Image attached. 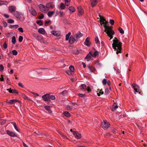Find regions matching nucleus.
Wrapping results in <instances>:
<instances>
[{
	"mask_svg": "<svg viewBox=\"0 0 147 147\" xmlns=\"http://www.w3.org/2000/svg\"><path fill=\"white\" fill-rule=\"evenodd\" d=\"M38 32L41 34H45V29L42 28H40L39 29Z\"/></svg>",
	"mask_w": 147,
	"mask_h": 147,
	"instance_id": "nucleus-21",
	"label": "nucleus"
},
{
	"mask_svg": "<svg viewBox=\"0 0 147 147\" xmlns=\"http://www.w3.org/2000/svg\"><path fill=\"white\" fill-rule=\"evenodd\" d=\"M86 90H87L88 92H91L92 91L91 89L89 87H87Z\"/></svg>",
	"mask_w": 147,
	"mask_h": 147,
	"instance_id": "nucleus-56",
	"label": "nucleus"
},
{
	"mask_svg": "<svg viewBox=\"0 0 147 147\" xmlns=\"http://www.w3.org/2000/svg\"><path fill=\"white\" fill-rule=\"evenodd\" d=\"M4 69V67L3 65L2 64H1L0 65V70L1 71H3Z\"/></svg>",
	"mask_w": 147,
	"mask_h": 147,
	"instance_id": "nucleus-50",
	"label": "nucleus"
},
{
	"mask_svg": "<svg viewBox=\"0 0 147 147\" xmlns=\"http://www.w3.org/2000/svg\"><path fill=\"white\" fill-rule=\"evenodd\" d=\"M51 33L54 35L56 36H59V34L57 33V32L55 30L52 31Z\"/></svg>",
	"mask_w": 147,
	"mask_h": 147,
	"instance_id": "nucleus-23",
	"label": "nucleus"
},
{
	"mask_svg": "<svg viewBox=\"0 0 147 147\" xmlns=\"http://www.w3.org/2000/svg\"><path fill=\"white\" fill-rule=\"evenodd\" d=\"M69 69L71 72H72L74 71V69L73 66L72 65L70 66L69 67Z\"/></svg>",
	"mask_w": 147,
	"mask_h": 147,
	"instance_id": "nucleus-37",
	"label": "nucleus"
},
{
	"mask_svg": "<svg viewBox=\"0 0 147 147\" xmlns=\"http://www.w3.org/2000/svg\"><path fill=\"white\" fill-rule=\"evenodd\" d=\"M31 93L34 96H39V95L38 94L36 93H34V92H31Z\"/></svg>",
	"mask_w": 147,
	"mask_h": 147,
	"instance_id": "nucleus-59",
	"label": "nucleus"
},
{
	"mask_svg": "<svg viewBox=\"0 0 147 147\" xmlns=\"http://www.w3.org/2000/svg\"><path fill=\"white\" fill-rule=\"evenodd\" d=\"M78 40L77 39H76L72 35L70 36L69 40V42L70 44H73L74 43L75 41L77 42Z\"/></svg>",
	"mask_w": 147,
	"mask_h": 147,
	"instance_id": "nucleus-7",
	"label": "nucleus"
},
{
	"mask_svg": "<svg viewBox=\"0 0 147 147\" xmlns=\"http://www.w3.org/2000/svg\"><path fill=\"white\" fill-rule=\"evenodd\" d=\"M4 16L7 18H8L9 17V15L6 14H4Z\"/></svg>",
	"mask_w": 147,
	"mask_h": 147,
	"instance_id": "nucleus-64",
	"label": "nucleus"
},
{
	"mask_svg": "<svg viewBox=\"0 0 147 147\" xmlns=\"http://www.w3.org/2000/svg\"><path fill=\"white\" fill-rule=\"evenodd\" d=\"M23 37L21 36H20L19 37L18 41L20 42H21L23 40Z\"/></svg>",
	"mask_w": 147,
	"mask_h": 147,
	"instance_id": "nucleus-41",
	"label": "nucleus"
},
{
	"mask_svg": "<svg viewBox=\"0 0 147 147\" xmlns=\"http://www.w3.org/2000/svg\"><path fill=\"white\" fill-rule=\"evenodd\" d=\"M16 7L13 6H10L8 8L9 11L11 13H14L16 11Z\"/></svg>",
	"mask_w": 147,
	"mask_h": 147,
	"instance_id": "nucleus-12",
	"label": "nucleus"
},
{
	"mask_svg": "<svg viewBox=\"0 0 147 147\" xmlns=\"http://www.w3.org/2000/svg\"><path fill=\"white\" fill-rule=\"evenodd\" d=\"M17 19L20 21H23L24 20V16L23 14L20 13Z\"/></svg>",
	"mask_w": 147,
	"mask_h": 147,
	"instance_id": "nucleus-20",
	"label": "nucleus"
},
{
	"mask_svg": "<svg viewBox=\"0 0 147 147\" xmlns=\"http://www.w3.org/2000/svg\"><path fill=\"white\" fill-rule=\"evenodd\" d=\"M63 114L67 117H69L71 116L70 113L67 111H64L63 113Z\"/></svg>",
	"mask_w": 147,
	"mask_h": 147,
	"instance_id": "nucleus-22",
	"label": "nucleus"
},
{
	"mask_svg": "<svg viewBox=\"0 0 147 147\" xmlns=\"http://www.w3.org/2000/svg\"><path fill=\"white\" fill-rule=\"evenodd\" d=\"M91 57L90 55H89V54H88L86 57H85V59H88V60H87V61H89Z\"/></svg>",
	"mask_w": 147,
	"mask_h": 147,
	"instance_id": "nucleus-40",
	"label": "nucleus"
},
{
	"mask_svg": "<svg viewBox=\"0 0 147 147\" xmlns=\"http://www.w3.org/2000/svg\"><path fill=\"white\" fill-rule=\"evenodd\" d=\"M104 27L105 28V32H106L107 35L110 38L109 40L113 38V35L115 34V32L112 30L111 27L104 25Z\"/></svg>",
	"mask_w": 147,
	"mask_h": 147,
	"instance_id": "nucleus-2",
	"label": "nucleus"
},
{
	"mask_svg": "<svg viewBox=\"0 0 147 147\" xmlns=\"http://www.w3.org/2000/svg\"><path fill=\"white\" fill-rule=\"evenodd\" d=\"M100 23L101 25H102V24L106 25L108 23L103 17L100 18Z\"/></svg>",
	"mask_w": 147,
	"mask_h": 147,
	"instance_id": "nucleus-9",
	"label": "nucleus"
},
{
	"mask_svg": "<svg viewBox=\"0 0 147 147\" xmlns=\"http://www.w3.org/2000/svg\"><path fill=\"white\" fill-rule=\"evenodd\" d=\"M7 22L8 23H13L14 22V20L12 19H9L7 20Z\"/></svg>",
	"mask_w": 147,
	"mask_h": 147,
	"instance_id": "nucleus-42",
	"label": "nucleus"
},
{
	"mask_svg": "<svg viewBox=\"0 0 147 147\" xmlns=\"http://www.w3.org/2000/svg\"><path fill=\"white\" fill-rule=\"evenodd\" d=\"M67 91L66 90H65L63 91L61 94L63 96H66L67 95Z\"/></svg>",
	"mask_w": 147,
	"mask_h": 147,
	"instance_id": "nucleus-35",
	"label": "nucleus"
},
{
	"mask_svg": "<svg viewBox=\"0 0 147 147\" xmlns=\"http://www.w3.org/2000/svg\"><path fill=\"white\" fill-rule=\"evenodd\" d=\"M81 88L83 89L84 90H86L87 86L85 84H82L81 85Z\"/></svg>",
	"mask_w": 147,
	"mask_h": 147,
	"instance_id": "nucleus-31",
	"label": "nucleus"
},
{
	"mask_svg": "<svg viewBox=\"0 0 147 147\" xmlns=\"http://www.w3.org/2000/svg\"><path fill=\"white\" fill-rule=\"evenodd\" d=\"M118 30L120 33L122 34H123L124 33V31L121 28L119 27Z\"/></svg>",
	"mask_w": 147,
	"mask_h": 147,
	"instance_id": "nucleus-43",
	"label": "nucleus"
},
{
	"mask_svg": "<svg viewBox=\"0 0 147 147\" xmlns=\"http://www.w3.org/2000/svg\"><path fill=\"white\" fill-rule=\"evenodd\" d=\"M46 6L47 10H48V11L49 10L50 8L53 9L55 6L54 5L51 3H47L46 5Z\"/></svg>",
	"mask_w": 147,
	"mask_h": 147,
	"instance_id": "nucleus-10",
	"label": "nucleus"
},
{
	"mask_svg": "<svg viewBox=\"0 0 147 147\" xmlns=\"http://www.w3.org/2000/svg\"><path fill=\"white\" fill-rule=\"evenodd\" d=\"M90 3L92 7H95L98 3V0H90Z\"/></svg>",
	"mask_w": 147,
	"mask_h": 147,
	"instance_id": "nucleus-15",
	"label": "nucleus"
},
{
	"mask_svg": "<svg viewBox=\"0 0 147 147\" xmlns=\"http://www.w3.org/2000/svg\"><path fill=\"white\" fill-rule=\"evenodd\" d=\"M36 40L40 42H42L43 41L42 36H39Z\"/></svg>",
	"mask_w": 147,
	"mask_h": 147,
	"instance_id": "nucleus-32",
	"label": "nucleus"
},
{
	"mask_svg": "<svg viewBox=\"0 0 147 147\" xmlns=\"http://www.w3.org/2000/svg\"><path fill=\"white\" fill-rule=\"evenodd\" d=\"M12 53L13 54L15 55H16L18 54L17 51L15 50H12Z\"/></svg>",
	"mask_w": 147,
	"mask_h": 147,
	"instance_id": "nucleus-44",
	"label": "nucleus"
},
{
	"mask_svg": "<svg viewBox=\"0 0 147 147\" xmlns=\"http://www.w3.org/2000/svg\"><path fill=\"white\" fill-rule=\"evenodd\" d=\"M78 15H81L84 13V11L81 6L78 7Z\"/></svg>",
	"mask_w": 147,
	"mask_h": 147,
	"instance_id": "nucleus-17",
	"label": "nucleus"
},
{
	"mask_svg": "<svg viewBox=\"0 0 147 147\" xmlns=\"http://www.w3.org/2000/svg\"><path fill=\"white\" fill-rule=\"evenodd\" d=\"M110 126V124L106 120H104L102 123V127L104 130L107 129Z\"/></svg>",
	"mask_w": 147,
	"mask_h": 147,
	"instance_id": "nucleus-4",
	"label": "nucleus"
},
{
	"mask_svg": "<svg viewBox=\"0 0 147 147\" xmlns=\"http://www.w3.org/2000/svg\"><path fill=\"white\" fill-rule=\"evenodd\" d=\"M3 47L4 49H6V48H7V44L6 43V42H4V43L3 44Z\"/></svg>",
	"mask_w": 147,
	"mask_h": 147,
	"instance_id": "nucleus-48",
	"label": "nucleus"
},
{
	"mask_svg": "<svg viewBox=\"0 0 147 147\" xmlns=\"http://www.w3.org/2000/svg\"><path fill=\"white\" fill-rule=\"evenodd\" d=\"M83 36V34L81 33L80 32H78L77 34H76L74 37L76 38V39H78Z\"/></svg>",
	"mask_w": 147,
	"mask_h": 147,
	"instance_id": "nucleus-18",
	"label": "nucleus"
},
{
	"mask_svg": "<svg viewBox=\"0 0 147 147\" xmlns=\"http://www.w3.org/2000/svg\"><path fill=\"white\" fill-rule=\"evenodd\" d=\"M38 7L40 11L42 12L46 13L48 11V10H47L46 8V5H44L42 4H40L38 5Z\"/></svg>",
	"mask_w": 147,
	"mask_h": 147,
	"instance_id": "nucleus-5",
	"label": "nucleus"
},
{
	"mask_svg": "<svg viewBox=\"0 0 147 147\" xmlns=\"http://www.w3.org/2000/svg\"><path fill=\"white\" fill-rule=\"evenodd\" d=\"M71 34V33L70 32H69L66 35L65 38V40H69Z\"/></svg>",
	"mask_w": 147,
	"mask_h": 147,
	"instance_id": "nucleus-33",
	"label": "nucleus"
},
{
	"mask_svg": "<svg viewBox=\"0 0 147 147\" xmlns=\"http://www.w3.org/2000/svg\"><path fill=\"white\" fill-rule=\"evenodd\" d=\"M66 108L67 110H69L72 109V107L70 106L67 105L66 107Z\"/></svg>",
	"mask_w": 147,
	"mask_h": 147,
	"instance_id": "nucleus-49",
	"label": "nucleus"
},
{
	"mask_svg": "<svg viewBox=\"0 0 147 147\" xmlns=\"http://www.w3.org/2000/svg\"><path fill=\"white\" fill-rule=\"evenodd\" d=\"M95 42L96 44L100 45V42L97 36H96L95 38Z\"/></svg>",
	"mask_w": 147,
	"mask_h": 147,
	"instance_id": "nucleus-29",
	"label": "nucleus"
},
{
	"mask_svg": "<svg viewBox=\"0 0 147 147\" xmlns=\"http://www.w3.org/2000/svg\"><path fill=\"white\" fill-rule=\"evenodd\" d=\"M65 7L64 4L63 3H61L60 4V8L62 9H64Z\"/></svg>",
	"mask_w": 147,
	"mask_h": 147,
	"instance_id": "nucleus-39",
	"label": "nucleus"
},
{
	"mask_svg": "<svg viewBox=\"0 0 147 147\" xmlns=\"http://www.w3.org/2000/svg\"><path fill=\"white\" fill-rule=\"evenodd\" d=\"M73 134L76 138L80 139L82 137L81 135L77 131H73Z\"/></svg>",
	"mask_w": 147,
	"mask_h": 147,
	"instance_id": "nucleus-11",
	"label": "nucleus"
},
{
	"mask_svg": "<svg viewBox=\"0 0 147 147\" xmlns=\"http://www.w3.org/2000/svg\"><path fill=\"white\" fill-rule=\"evenodd\" d=\"M18 30L19 32H23V29L22 27H20V28H18Z\"/></svg>",
	"mask_w": 147,
	"mask_h": 147,
	"instance_id": "nucleus-55",
	"label": "nucleus"
},
{
	"mask_svg": "<svg viewBox=\"0 0 147 147\" xmlns=\"http://www.w3.org/2000/svg\"><path fill=\"white\" fill-rule=\"evenodd\" d=\"M37 23L39 24L40 26H42L43 24V22L42 20H38L36 22Z\"/></svg>",
	"mask_w": 147,
	"mask_h": 147,
	"instance_id": "nucleus-38",
	"label": "nucleus"
},
{
	"mask_svg": "<svg viewBox=\"0 0 147 147\" xmlns=\"http://www.w3.org/2000/svg\"><path fill=\"white\" fill-rule=\"evenodd\" d=\"M19 101L17 99H11L10 100H7L5 102L10 104H13L15 102H18Z\"/></svg>",
	"mask_w": 147,
	"mask_h": 147,
	"instance_id": "nucleus-14",
	"label": "nucleus"
},
{
	"mask_svg": "<svg viewBox=\"0 0 147 147\" xmlns=\"http://www.w3.org/2000/svg\"><path fill=\"white\" fill-rule=\"evenodd\" d=\"M85 94H78V96L80 97H83L85 96Z\"/></svg>",
	"mask_w": 147,
	"mask_h": 147,
	"instance_id": "nucleus-57",
	"label": "nucleus"
},
{
	"mask_svg": "<svg viewBox=\"0 0 147 147\" xmlns=\"http://www.w3.org/2000/svg\"><path fill=\"white\" fill-rule=\"evenodd\" d=\"M1 78H0V80L1 81H4V79L3 78V76L1 75Z\"/></svg>",
	"mask_w": 147,
	"mask_h": 147,
	"instance_id": "nucleus-63",
	"label": "nucleus"
},
{
	"mask_svg": "<svg viewBox=\"0 0 147 147\" xmlns=\"http://www.w3.org/2000/svg\"><path fill=\"white\" fill-rule=\"evenodd\" d=\"M7 90H8V91L9 93H12V89L11 88L7 89Z\"/></svg>",
	"mask_w": 147,
	"mask_h": 147,
	"instance_id": "nucleus-60",
	"label": "nucleus"
},
{
	"mask_svg": "<svg viewBox=\"0 0 147 147\" xmlns=\"http://www.w3.org/2000/svg\"><path fill=\"white\" fill-rule=\"evenodd\" d=\"M102 83L104 85H105L107 84V80L106 79L104 78L102 80Z\"/></svg>",
	"mask_w": 147,
	"mask_h": 147,
	"instance_id": "nucleus-45",
	"label": "nucleus"
},
{
	"mask_svg": "<svg viewBox=\"0 0 147 147\" xmlns=\"http://www.w3.org/2000/svg\"><path fill=\"white\" fill-rule=\"evenodd\" d=\"M42 98L44 101H48L49 100L50 98L49 94H44L42 96Z\"/></svg>",
	"mask_w": 147,
	"mask_h": 147,
	"instance_id": "nucleus-8",
	"label": "nucleus"
},
{
	"mask_svg": "<svg viewBox=\"0 0 147 147\" xmlns=\"http://www.w3.org/2000/svg\"><path fill=\"white\" fill-rule=\"evenodd\" d=\"M112 47L115 50H117L116 54L122 53V43L119 40H113Z\"/></svg>",
	"mask_w": 147,
	"mask_h": 147,
	"instance_id": "nucleus-1",
	"label": "nucleus"
},
{
	"mask_svg": "<svg viewBox=\"0 0 147 147\" xmlns=\"http://www.w3.org/2000/svg\"><path fill=\"white\" fill-rule=\"evenodd\" d=\"M118 108V106L117 104L115 103H114L113 105L111 108V110L112 111H114L115 110Z\"/></svg>",
	"mask_w": 147,
	"mask_h": 147,
	"instance_id": "nucleus-19",
	"label": "nucleus"
},
{
	"mask_svg": "<svg viewBox=\"0 0 147 147\" xmlns=\"http://www.w3.org/2000/svg\"><path fill=\"white\" fill-rule=\"evenodd\" d=\"M39 36L38 35V34H33V36L34 38H35L36 39L38 38V37H39Z\"/></svg>",
	"mask_w": 147,
	"mask_h": 147,
	"instance_id": "nucleus-53",
	"label": "nucleus"
},
{
	"mask_svg": "<svg viewBox=\"0 0 147 147\" xmlns=\"http://www.w3.org/2000/svg\"><path fill=\"white\" fill-rule=\"evenodd\" d=\"M7 134L11 137H17V135L15 134V133L11 131H10L9 130H7Z\"/></svg>",
	"mask_w": 147,
	"mask_h": 147,
	"instance_id": "nucleus-13",
	"label": "nucleus"
},
{
	"mask_svg": "<svg viewBox=\"0 0 147 147\" xmlns=\"http://www.w3.org/2000/svg\"><path fill=\"white\" fill-rule=\"evenodd\" d=\"M20 13L18 11H17L15 12L14 13H13V14L14 16H15L17 18L19 17L20 14Z\"/></svg>",
	"mask_w": 147,
	"mask_h": 147,
	"instance_id": "nucleus-27",
	"label": "nucleus"
},
{
	"mask_svg": "<svg viewBox=\"0 0 147 147\" xmlns=\"http://www.w3.org/2000/svg\"><path fill=\"white\" fill-rule=\"evenodd\" d=\"M11 41L13 44H15L16 43V39L15 36H13L12 37Z\"/></svg>",
	"mask_w": 147,
	"mask_h": 147,
	"instance_id": "nucleus-34",
	"label": "nucleus"
},
{
	"mask_svg": "<svg viewBox=\"0 0 147 147\" xmlns=\"http://www.w3.org/2000/svg\"><path fill=\"white\" fill-rule=\"evenodd\" d=\"M18 24L15 25H10L9 27L12 29H16L18 27Z\"/></svg>",
	"mask_w": 147,
	"mask_h": 147,
	"instance_id": "nucleus-28",
	"label": "nucleus"
},
{
	"mask_svg": "<svg viewBox=\"0 0 147 147\" xmlns=\"http://www.w3.org/2000/svg\"><path fill=\"white\" fill-rule=\"evenodd\" d=\"M69 9L71 13L75 12L76 10L75 8L72 6L69 7Z\"/></svg>",
	"mask_w": 147,
	"mask_h": 147,
	"instance_id": "nucleus-26",
	"label": "nucleus"
},
{
	"mask_svg": "<svg viewBox=\"0 0 147 147\" xmlns=\"http://www.w3.org/2000/svg\"><path fill=\"white\" fill-rule=\"evenodd\" d=\"M18 85L19 86H20L21 87L23 88L24 87L23 85L21 83H20V82L18 83Z\"/></svg>",
	"mask_w": 147,
	"mask_h": 147,
	"instance_id": "nucleus-61",
	"label": "nucleus"
},
{
	"mask_svg": "<svg viewBox=\"0 0 147 147\" xmlns=\"http://www.w3.org/2000/svg\"><path fill=\"white\" fill-rule=\"evenodd\" d=\"M109 92V90L108 89L106 88L105 90V93L106 94H107Z\"/></svg>",
	"mask_w": 147,
	"mask_h": 147,
	"instance_id": "nucleus-62",
	"label": "nucleus"
},
{
	"mask_svg": "<svg viewBox=\"0 0 147 147\" xmlns=\"http://www.w3.org/2000/svg\"><path fill=\"white\" fill-rule=\"evenodd\" d=\"M44 15H43L42 14H41L40 16H39V17H38V19H42V18H44Z\"/></svg>",
	"mask_w": 147,
	"mask_h": 147,
	"instance_id": "nucleus-58",
	"label": "nucleus"
},
{
	"mask_svg": "<svg viewBox=\"0 0 147 147\" xmlns=\"http://www.w3.org/2000/svg\"><path fill=\"white\" fill-rule=\"evenodd\" d=\"M11 123L13 124V125L15 129L17 131L19 132L20 131V130L17 127L16 123L15 122H12Z\"/></svg>",
	"mask_w": 147,
	"mask_h": 147,
	"instance_id": "nucleus-30",
	"label": "nucleus"
},
{
	"mask_svg": "<svg viewBox=\"0 0 147 147\" xmlns=\"http://www.w3.org/2000/svg\"><path fill=\"white\" fill-rule=\"evenodd\" d=\"M109 23L111 25H113L115 23L114 21L113 20H110Z\"/></svg>",
	"mask_w": 147,
	"mask_h": 147,
	"instance_id": "nucleus-46",
	"label": "nucleus"
},
{
	"mask_svg": "<svg viewBox=\"0 0 147 147\" xmlns=\"http://www.w3.org/2000/svg\"><path fill=\"white\" fill-rule=\"evenodd\" d=\"M44 107L47 111H48V112L49 113H51L52 112V111L50 109V107L47 106H44Z\"/></svg>",
	"mask_w": 147,
	"mask_h": 147,
	"instance_id": "nucleus-24",
	"label": "nucleus"
},
{
	"mask_svg": "<svg viewBox=\"0 0 147 147\" xmlns=\"http://www.w3.org/2000/svg\"><path fill=\"white\" fill-rule=\"evenodd\" d=\"M84 45L87 47L90 46L91 43L89 41V39L88 37H87L85 39V42L84 43Z\"/></svg>",
	"mask_w": 147,
	"mask_h": 147,
	"instance_id": "nucleus-16",
	"label": "nucleus"
},
{
	"mask_svg": "<svg viewBox=\"0 0 147 147\" xmlns=\"http://www.w3.org/2000/svg\"><path fill=\"white\" fill-rule=\"evenodd\" d=\"M2 24L4 27H6L7 26V24L6 22L4 21H3L2 22Z\"/></svg>",
	"mask_w": 147,
	"mask_h": 147,
	"instance_id": "nucleus-47",
	"label": "nucleus"
},
{
	"mask_svg": "<svg viewBox=\"0 0 147 147\" xmlns=\"http://www.w3.org/2000/svg\"><path fill=\"white\" fill-rule=\"evenodd\" d=\"M12 93H16V94H18V92L16 90L12 89Z\"/></svg>",
	"mask_w": 147,
	"mask_h": 147,
	"instance_id": "nucleus-54",
	"label": "nucleus"
},
{
	"mask_svg": "<svg viewBox=\"0 0 147 147\" xmlns=\"http://www.w3.org/2000/svg\"><path fill=\"white\" fill-rule=\"evenodd\" d=\"M63 12L62 11H60L59 12V16L60 17H61L63 16Z\"/></svg>",
	"mask_w": 147,
	"mask_h": 147,
	"instance_id": "nucleus-51",
	"label": "nucleus"
},
{
	"mask_svg": "<svg viewBox=\"0 0 147 147\" xmlns=\"http://www.w3.org/2000/svg\"><path fill=\"white\" fill-rule=\"evenodd\" d=\"M131 86L134 90V92L135 94H136L137 93H138L141 95H142V92L140 90L139 87L136 84L133 83Z\"/></svg>",
	"mask_w": 147,
	"mask_h": 147,
	"instance_id": "nucleus-3",
	"label": "nucleus"
},
{
	"mask_svg": "<svg viewBox=\"0 0 147 147\" xmlns=\"http://www.w3.org/2000/svg\"><path fill=\"white\" fill-rule=\"evenodd\" d=\"M28 9L29 12L30 13L34 16H35L36 15V12L34 9L32 7H28Z\"/></svg>",
	"mask_w": 147,
	"mask_h": 147,
	"instance_id": "nucleus-6",
	"label": "nucleus"
},
{
	"mask_svg": "<svg viewBox=\"0 0 147 147\" xmlns=\"http://www.w3.org/2000/svg\"><path fill=\"white\" fill-rule=\"evenodd\" d=\"M87 67L90 73H92V72H93V68H92V67H90L89 66H88Z\"/></svg>",
	"mask_w": 147,
	"mask_h": 147,
	"instance_id": "nucleus-36",
	"label": "nucleus"
},
{
	"mask_svg": "<svg viewBox=\"0 0 147 147\" xmlns=\"http://www.w3.org/2000/svg\"><path fill=\"white\" fill-rule=\"evenodd\" d=\"M54 13V11H50L48 12L47 15L49 17H51L53 15Z\"/></svg>",
	"mask_w": 147,
	"mask_h": 147,
	"instance_id": "nucleus-25",
	"label": "nucleus"
},
{
	"mask_svg": "<svg viewBox=\"0 0 147 147\" xmlns=\"http://www.w3.org/2000/svg\"><path fill=\"white\" fill-rule=\"evenodd\" d=\"M50 98L52 100H54L55 99V97L54 95H51L50 96Z\"/></svg>",
	"mask_w": 147,
	"mask_h": 147,
	"instance_id": "nucleus-52",
	"label": "nucleus"
}]
</instances>
